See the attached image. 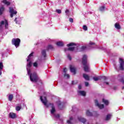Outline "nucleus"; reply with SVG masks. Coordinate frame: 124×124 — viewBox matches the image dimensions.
Segmentation results:
<instances>
[{
  "label": "nucleus",
  "instance_id": "12",
  "mask_svg": "<svg viewBox=\"0 0 124 124\" xmlns=\"http://www.w3.org/2000/svg\"><path fill=\"white\" fill-rule=\"evenodd\" d=\"M22 108V105L19 104L18 105H17L16 107V111H20L21 110V108Z\"/></svg>",
  "mask_w": 124,
  "mask_h": 124
},
{
  "label": "nucleus",
  "instance_id": "33",
  "mask_svg": "<svg viewBox=\"0 0 124 124\" xmlns=\"http://www.w3.org/2000/svg\"><path fill=\"white\" fill-rule=\"evenodd\" d=\"M83 29L84 31H88V27L86 25L83 26Z\"/></svg>",
  "mask_w": 124,
  "mask_h": 124
},
{
  "label": "nucleus",
  "instance_id": "2",
  "mask_svg": "<svg viewBox=\"0 0 124 124\" xmlns=\"http://www.w3.org/2000/svg\"><path fill=\"white\" fill-rule=\"evenodd\" d=\"M88 57L86 56V55H83L82 57V63L83 65H84V71L86 72H89L90 70V68H89V63H88V61H87Z\"/></svg>",
  "mask_w": 124,
  "mask_h": 124
},
{
  "label": "nucleus",
  "instance_id": "23",
  "mask_svg": "<svg viewBox=\"0 0 124 124\" xmlns=\"http://www.w3.org/2000/svg\"><path fill=\"white\" fill-rule=\"evenodd\" d=\"M86 115L87 116H90L92 117V116H93V113H92V112H90L89 110H87L86 111Z\"/></svg>",
  "mask_w": 124,
  "mask_h": 124
},
{
  "label": "nucleus",
  "instance_id": "50",
  "mask_svg": "<svg viewBox=\"0 0 124 124\" xmlns=\"http://www.w3.org/2000/svg\"><path fill=\"white\" fill-rule=\"evenodd\" d=\"M0 75H1V70H0Z\"/></svg>",
  "mask_w": 124,
  "mask_h": 124
},
{
  "label": "nucleus",
  "instance_id": "47",
  "mask_svg": "<svg viewBox=\"0 0 124 124\" xmlns=\"http://www.w3.org/2000/svg\"><path fill=\"white\" fill-rule=\"evenodd\" d=\"M56 118H60V114H57L55 115Z\"/></svg>",
  "mask_w": 124,
  "mask_h": 124
},
{
  "label": "nucleus",
  "instance_id": "34",
  "mask_svg": "<svg viewBox=\"0 0 124 124\" xmlns=\"http://www.w3.org/2000/svg\"><path fill=\"white\" fill-rule=\"evenodd\" d=\"M87 47L86 46H82L81 48V51H84V50H86Z\"/></svg>",
  "mask_w": 124,
  "mask_h": 124
},
{
  "label": "nucleus",
  "instance_id": "27",
  "mask_svg": "<svg viewBox=\"0 0 124 124\" xmlns=\"http://www.w3.org/2000/svg\"><path fill=\"white\" fill-rule=\"evenodd\" d=\"M74 45H75V44H74L73 43H71L70 44H67V46L68 47H70V46H74Z\"/></svg>",
  "mask_w": 124,
  "mask_h": 124
},
{
  "label": "nucleus",
  "instance_id": "37",
  "mask_svg": "<svg viewBox=\"0 0 124 124\" xmlns=\"http://www.w3.org/2000/svg\"><path fill=\"white\" fill-rule=\"evenodd\" d=\"M65 13L67 14V15H68V14H69V10L66 9L65 11Z\"/></svg>",
  "mask_w": 124,
  "mask_h": 124
},
{
  "label": "nucleus",
  "instance_id": "32",
  "mask_svg": "<svg viewBox=\"0 0 124 124\" xmlns=\"http://www.w3.org/2000/svg\"><path fill=\"white\" fill-rule=\"evenodd\" d=\"M56 12L58 13V14H61V13H62V10H60V9H57L56 10Z\"/></svg>",
  "mask_w": 124,
  "mask_h": 124
},
{
  "label": "nucleus",
  "instance_id": "17",
  "mask_svg": "<svg viewBox=\"0 0 124 124\" xmlns=\"http://www.w3.org/2000/svg\"><path fill=\"white\" fill-rule=\"evenodd\" d=\"M3 11H4V7L2 6L0 7V15H2L3 13Z\"/></svg>",
  "mask_w": 124,
  "mask_h": 124
},
{
  "label": "nucleus",
  "instance_id": "4",
  "mask_svg": "<svg viewBox=\"0 0 124 124\" xmlns=\"http://www.w3.org/2000/svg\"><path fill=\"white\" fill-rule=\"evenodd\" d=\"M5 24V29H8V21L7 20L5 19L4 21L2 20L0 23V31L2 30V28H3V25Z\"/></svg>",
  "mask_w": 124,
  "mask_h": 124
},
{
  "label": "nucleus",
  "instance_id": "25",
  "mask_svg": "<svg viewBox=\"0 0 124 124\" xmlns=\"http://www.w3.org/2000/svg\"><path fill=\"white\" fill-rule=\"evenodd\" d=\"M97 106L100 109H103L104 108V105L103 104H99Z\"/></svg>",
  "mask_w": 124,
  "mask_h": 124
},
{
  "label": "nucleus",
  "instance_id": "19",
  "mask_svg": "<svg viewBox=\"0 0 124 124\" xmlns=\"http://www.w3.org/2000/svg\"><path fill=\"white\" fill-rule=\"evenodd\" d=\"M93 79L94 81H98V80H100V77H94Z\"/></svg>",
  "mask_w": 124,
  "mask_h": 124
},
{
  "label": "nucleus",
  "instance_id": "28",
  "mask_svg": "<svg viewBox=\"0 0 124 124\" xmlns=\"http://www.w3.org/2000/svg\"><path fill=\"white\" fill-rule=\"evenodd\" d=\"M73 120V118L72 117L70 118V120L67 121V124H71V121Z\"/></svg>",
  "mask_w": 124,
  "mask_h": 124
},
{
  "label": "nucleus",
  "instance_id": "15",
  "mask_svg": "<svg viewBox=\"0 0 124 124\" xmlns=\"http://www.w3.org/2000/svg\"><path fill=\"white\" fill-rule=\"evenodd\" d=\"M2 2H3V3H4L6 5H7L8 6V5H10V2L7 1L6 0H3L2 1Z\"/></svg>",
  "mask_w": 124,
  "mask_h": 124
},
{
  "label": "nucleus",
  "instance_id": "53",
  "mask_svg": "<svg viewBox=\"0 0 124 124\" xmlns=\"http://www.w3.org/2000/svg\"><path fill=\"white\" fill-rule=\"evenodd\" d=\"M104 78H106L105 77H104Z\"/></svg>",
  "mask_w": 124,
  "mask_h": 124
},
{
  "label": "nucleus",
  "instance_id": "13",
  "mask_svg": "<svg viewBox=\"0 0 124 124\" xmlns=\"http://www.w3.org/2000/svg\"><path fill=\"white\" fill-rule=\"evenodd\" d=\"M75 49L74 47H69L68 49L67 48H65L64 51L65 52H66V51H74Z\"/></svg>",
  "mask_w": 124,
  "mask_h": 124
},
{
  "label": "nucleus",
  "instance_id": "49",
  "mask_svg": "<svg viewBox=\"0 0 124 124\" xmlns=\"http://www.w3.org/2000/svg\"><path fill=\"white\" fill-rule=\"evenodd\" d=\"M78 89H79V90H81V86H79L78 87Z\"/></svg>",
  "mask_w": 124,
  "mask_h": 124
},
{
  "label": "nucleus",
  "instance_id": "9",
  "mask_svg": "<svg viewBox=\"0 0 124 124\" xmlns=\"http://www.w3.org/2000/svg\"><path fill=\"white\" fill-rule=\"evenodd\" d=\"M70 69L71 72L74 73V75L76 74V68H75V67H74V66L70 65Z\"/></svg>",
  "mask_w": 124,
  "mask_h": 124
},
{
  "label": "nucleus",
  "instance_id": "42",
  "mask_svg": "<svg viewBox=\"0 0 124 124\" xmlns=\"http://www.w3.org/2000/svg\"><path fill=\"white\" fill-rule=\"evenodd\" d=\"M64 76L67 77V78H69V75L68 74H65Z\"/></svg>",
  "mask_w": 124,
  "mask_h": 124
},
{
  "label": "nucleus",
  "instance_id": "44",
  "mask_svg": "<svg viewBox=\"0 0 124 124\" xmlns=\"http://www.w3.org/2000/svg\"><path fill=\"white\" fill-rule=\"evenodd\" d=\"M32 56H33V52L31 53L29 55V56H30V57H32Z\"/></svg>",
  "mask_w": 124,
  "mask_h": 124
},
{
  "label": "nucleus",
  "instance_id": "40",
  "mask_svg": "<svg viewBox=\"0 0 124 124\" xmlns=\"http://www.w3.org/2000/svg\"><path fill=\"white\" fill-rule=\"evenodd\" d=\"M67 57H68V59H69V60H70V61H71V56H70V55L68 54L67 55Z\"/></svg>",
  "mask_w": 124,
  "mask_h": 124
},
{
  "label": "nucleus",
  "instance_id": "38",
  "mask_svg": "<svg viewBox=\"0 0 124 124\" xmlns=\"http://www.w3.org/2000/svg\"><path fill=\"white\" fill-rule=\"evenodd\" d=\"M120 82H121V83H124V78H120Z\"/></svg>",
  "mask_w": 124,
  "mask_h": 124
},
{
  "label": "nucleus",
  "instance_id": "29",
  "mask_svg": "<svg viewBox=\"0 0 124 124\" xmlns=\"http://www.w3.org/2000/svg\"><path fill=\"white\" fill-rule=\"evenodd\" d=\"M32 64V63L31 62H30L28 63H27V66L29 67H31Z\"/></svg>",
  "mask_w": 124,
  "mask_h": 124
},
{
  "label": "nucleus",
  "instance_id": "48",
  "mask_svg": "<svg viewBox=\"0 0 124 124\" xmlns=\"http://www.w3.org/2000/svg\"><path fill=\"white\" fill-rule=\"evenodd\" d=\"M105 83L106 84V85H109V82H105Z\"/></svg>",
  "mask_w": 124,
  "mask_h": 124
},
{
  "label": "nucleus",
  "instance_id": "8",
  "mask_svg": "<svg viewBox=\"0 0 124 124\" xmlns=\"http://www.w3.org/2000/svg\"><path fill=\"white\" fill-rule=\"evenodd\" d=\"M9 117H10L11 119H16V118H17V114L14 112H10Z\"/></svg>",
  "mask_w": 124,
  "mask_h": 124
},
{
  "label": "nucleus",
  "instance_id": "52",
  "mask_svg": "<svg viewBox=\"0 0 124 124\" xmlns=\"http://www.w3.org/2000/svg\"><path fill=\"white\" fill-rule=\"evenodd\" d=\"M122 89H123V90H124V87H123V88H122Z\"/></svg>",
  "mask_w": 124,
  "mask_h": 124
},
{
  "label": "nucleus",
  "instance_id": "26",
  "mask_svg": "<svg viewBox=\"0 0 124 124\" xmlns=\"http://www.w3.org/2000/svg\"><path fill=\"white\" fill-rule=\"evenodd\" d=\"M3 69V64L2 62H0V70H2Z\"/></svg>",
  "mask_w": 124,
  "mask_h": 124
},
{
  "label": "nucleus",
  "instance_id": "7",
  "mask_svg": "<svg viewBox=\"0 0 124 124\" xmlns=\"http://www.w3.org/2000/svg\"><path fill=\"white\" fill-rule=\"evenodd\" d=\"M119 62H120V68L121 70H124V60L122 58H119Z\"/></svg>",
  "mask_w": 124,
  "mask_h": 124
},
{
  "label": "nucleus",
  "instance_id": "35",
  "mask_svg": "<svg viewBox=\"0 0 124 124\" xmlns=\"http://www.w3.org/2000/svg\"><path fill=\"white\" fill-rule=\"evenodd\" d=\"M94 102L96 106H98V105H99V104H98V101H97V100H95Z\"/></svg>",
  "mask_w": 124,
  "mask_h": 124
},
{
  "label": "nucleus",
  "instance_id": "46",
  "mask_svg": "<svg viewBox=\"0 0 124 124\" xmlns=\"http://www.w3.org/2000/svg\"><path fill=\"white\" fill-rule=\"evenodd\" d=\"M66 71H67V69L66 68H64V72L66 73Z\"/></svg>",
  "mask_w": 124,
  "mask_h": 124
},
{
  "label": "nucleus",
  "instance_id": "30",
  "mask_svg": "<svg viewBox=\"0 0 124 124\" xmlns=\"http://www.w3.org/2000/svg\"><path fill=\"white\" fill-rule=\"evenodd\" d=\"M47 48L48 49H54V46H53L52 45H48L47 46Z\"/></svg>",
  "mask_w": 124,
  "mask_h": 124
},
{
  "label": "nucleus",
  "instance_id": "20",
  "mask_svg": "<svg viewBox=\"0 0 124 124\" xmlns=\"http://www.w3.org/2000/svg\"><path fill=\"white\" fill-rule=\"evenodd\" d=\"M57 46H63V43L62 42H58L56 43Z\"/></svg>",
  "mask_w": 124,
  "mask_h": 124
},
{
  "label": "nucleus",
  "instance_id": "31",
  "mask_svg": "<svg viewBox=\"0 0 124 124\" xmlns=\"http://www.w3.org/2000/svg\"><path fill=\"white\" fill-rule=\"evenodd\" d=\"M33 65L34 67H37L38 64L37 63V62H35L33 63Z\"/></svg>",
  "mask_w": 124,
  "mask_h": 124
},
{
  "label": "nucleus",
  "instance_id": "22",
  "mask_svg": "<svg viewBox=\"0 0 124 124\" xmlns=\"http://www.w3.org/2000/svg\"><path fill=\"white\" fill-rule=\"evenodd\" d=\"M111 114H108L106 118V121H108L111 119Z\"/></svg>",
  "mask_w": 124,
  "mask_h": 124
},
{
  "label": "nucleus",
  "instance_id": "54",
  "mask_svg": "<svg viewBox=\"0 0 124 124\" xmlns=\"http://www.w3.org/2000/svg\"><path fill=\"white\" fill-rule=\"evenodd\" d=\"M23 124H26V123H23Z\"/></svg>",
  "mask_w": 124,
  "mask_h": 124
},
{
  "label": "nucleus",
  "instance_id": "36",
  "mask_svg": "<svg viewBox=\"0 0 124 124\" xmlns=\"http://www.w3.org/2000/svg\"><path fill=\"white\" fill-rule=\"evenodd\" d=\"M104 8H105V7L104 6H101L100 8V10L101 11H102L103 10H104Z\"/></svg>",
  "mask_w": 124,
  "mask_h": 124
},
{
  "label": "nucleus",
  "instance_id": "45",
  "mask_svg": "<svg viewBox=\"0 0 124 124\" xmlns=\"http://www.w3.org/2000/svg\"><path fill=\"white\" fill-rule=\"evenodd\" d=\"M85 86L86 87H88V86H89V82H85Z\"/></svg>",
  "mask_w": 124,
  "mask_h": 124
},
{
  "label": "nucleus",
  "instance_id": "5",
  "mask_svg": "<svg viewBox=\"0 0 124 124\" xmlns=\"http://www.w3.org/2000/svg\"><path fill=\"white\" fill-rule=\"evenodd\" d=\"M20 42H21V40H20L19 38L13 39L12 40V43L13 45H15L16 48L19 47V45H20Z\"/></svg>",
  "mask_w": 124,
  "mask_h": 124
},
{
  "label": "nucleus",
  "instance_id": "21",
  "mask_svg": "<svg viewBox=\"0 0 124 124\" xmlns=\"http://www.w3.org/2000/svg\"><path fill=\"white\" fill-rule=\"evenodd\" d=\"M8 99L9 101H12V100L13 99V94H10L9 95Z\"/></svg>",
  "mask_w": 124,
  "mask_h": 124
},
{
  "label": "nucleus",
  "instance_id": "18",
  "mask_svg": "<svg viewBox=\"0 0 124 124\" xmlns=\"http://www.w3.org/2000/svg\"><path fill=\"white\" fill-rule=\"evenodd\" d=\"M103 102L105 104V105H108V104H109L108 100H105V99H103Z\"/></svg>",
  "mask_w": 124,
  "mask_h": 124
},
{
  "label": "nucleus",
  "instance_id": "39",
  "mask_svg": "<svg viewBox=\"0 0 124 124\" xmlns=\"http://www.w3.org/2000/svg\"><path fill=\"white\" fill-rule=\"evenodd\" d=\"M69 22H70L71 23H73V18H70L69 19Z\"/></svg>",
  "mask_w": 124,
  "mask_h": 124
},
{
  "label": "nucleus",
  "instance_id": "6",
  "mask_svg": "<svg viewBox=\"0 0 124 124\" xmlns=\"http://www.w3.org/2000/svg\"><path fill=\"white\" fill-rule=\"evenodd\" d=\"M9 13H10L11 18H13V15H16L17 14V11H15L12 7H10Z\"/></svg>",
  "mask_w": 124,
  "mask_h": 124
},
{
  "label": "nucleus",
  "instance_id": "51",
  "mask_svg": "<svg viewBox=\"0 0 124 124\" xmlns=\"http://www.w3.org/2000/svg\"><path fill=\"white\" fill-rule=\"evenodd\" d=\"M17 20V18H16L15 19V22H16V20Z\"/></svg>",
  "mask_w": 124,
  "mask_h": 124
},
{
  "label": "nucleus",
  "instance_id": "3",
  "mask_svg": "<svg viewBox=\"0 0 124 124\" xmlns=\"http://www.w3.org/2000/svg\"><path fill=\"white\" fill-rule=\"evenodd\" d=\"M30 80L31 82L36 83V82L39 80V78L38 76H37V74H36V73H34L32 74H31L30 75Z\"/></svg>",
  "mask_w": 124,
  "mask_h": 124
},
{
  "label": "nucleus",
  "instance_id": "16",
  "mask_svg": "<svg viewBox=\"0 0 124 124\" xmlns=\"http://www.w3.org/2000/svg\"><path fill=\"white\" fill-rule=\"evenodd\" d=\"M115 27L116 29H117V30L121 29V26L120 25V24H119L118 23H115Z\"/></svg>",
  "mask_w": 124,
  "mask_h": 124
},
{
  "label": "nucleus",
  "instance_id": "43",
  "mask_svg": "<svg viewBox=\"0 0 124 124\" xmlns=\"http://www.w3.org/2000/svg\"><path fill=\"white\" fill-rule=\"evenodd\" d=\"M94 44H94V43H93L92 42H90V45H94Z\"/></svg>",
  "mask_w": 124,
  "mask_h": 124
},
{
  "label": "nucleus",
  "instance_id": "11",
  "mask_svg": "<svg viewBox=\"0 0 124 124\" xmlns=\"http://www.w3.org/2000/svg\"><path fill=\"white\" fill-rule=\"evenodd\" d=\"M83 78H84V79H85L87 81L90 80V76H89V75L83 74Z\"/></svg>",
  "mask_w": 124,
  "mask_h": 124
},
{
  "label": "nucleus",
  "instance_id": "10",
  "mask_svg": "<svg viewBox=\"0 0 124 124\" xmlns=\"http://www.w3.org/2000/svg\"><path fill=\"white\" fill-rule=\"evenodd\" d=\"M78 121H79L80 122H82V123H83V124H85V123L87 122V120L85 118L81 117H78Z\"/></svg>",
  "mask_w": 124,
  "mask_h": 124
},
{
  "label": "nucleus",
  "instance_id": "14",
  "mask_svg": "<svg viewBox=\"0 0 124 124\" xmlns=\"http://www.w3.org/2000/svg\"><path fill=\"white\" fill-rule=\"evenodd\" d=\"M78 93L82 96H86V92L85 91H78Z\"/></svg>",
  "mask_w": 124,
  "mask_h": 124
},
{
  "label": "nucleus",
  "instance_id": "1",
  "mask_svg": "<svg viewBox=\"0 0 124 124\" xmlns=\"http://www.w3.org/2000/svg\"><path fill=\"white\" fill-rule=\"evenodd\" d=\"M40 99L41 101H42V103L48 108L49 107V106H51V114H54L56 112V108H55V107L54 106V104L53 103H49L48 105H47V103H48V100H47V97H44V99L42 97V96H40Z\"/></svg>",
  "mask_w": 124,
  "mask_h": 124
},
{
  "label": "nucleus",
  "instance_id": "41",
  "mask_svg": "<svg viewBox=\"0 0 124 124\" xmlns=\"http://www.w3.org/2000/svg\"><path fill=\"white\" fill-rule=\"evenodd\" d=\"M31 56H29L28 59H27V62H30V61H31Z\"/></svg>",
  "mask_w": 124,
  "mask_h": 124
},
{
  "label": "nucleus",
  "instance_id": "24",
  "mask_svg": "<svg viewBox=\"0 0 124 124\" xmlns=\"http://www.w3.org/2000/svg\"><path fill=\"white\" fill-rule=\"evenodd\" d=\"M42 54L43 56L45 58L46 57V50H43L42 51Z\"/></svg>",
  "mask_w": 124,
  "mask_h": 124
}]
</instances>
